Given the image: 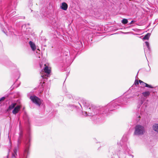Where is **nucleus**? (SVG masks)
Wrapping results in <instances>:
<instances>
[{
    "label": "nucleus",
    "instance_id": "obj_1",
    "mask_svg": "<svg viewBox=\"0 0 158 158\" xmlns=\"http://www.w3.org/2000/svg\"><path fill=\"white\" fill-rule=\"evenodd\" d=\"M117 105H118V102L116 101H114L111 102L108 104L104 108V112L106 113L107 111H111L115 109Z\"/></svg>",
    "mask_w": 158,
    "mask_h": 158
},
{
    "label": "nucleus",
    "instance_id": "obj_2",
    "mask_svg": "<svg viewBox=\"0 0 158 158\" xmlns=\"http://www.w3.org/2000/svg\"><path fill=\"white\" fill-rule=\"evenodd\" d=\"M144 127L140 125H137L135 127L134 134L136 135H142L145 132Z\"/></svg>",
    "mask_w": 158,
    "mask_h": 158
},
{
    "label": "nucleus",
    "instance_id": "obj_3",
    "mask_svg": "<svg viewBox=\"0 0 158 158\" xmlns=\"http://www.w3.org/2000/svg\"><path fill=\"white\" fill-rule=\"evenodd\" d=\"M22 137V135L21 133L20 134L19 136L18 140V143L17 144V147L15 148L14 150V153H12V158H15L16 156H17L16 153L19 148V145L21 143V139Z\"/></svg>",
    "mask_w": 158,
    "mask_h": 158
},
{
    "label": "nucleus",
    "instance_id": "obj_4",
    "mask_svg": "<svg viewBox=\"0 0 158 158\" xmlns=\"http://www.w3.org/2000/svg\"><path fill=\"white\" fill-rule=\"evenodd\" d=\"M30 99L31 101L36 105L40 106L41 104V102L40 99L35 96H31Z\"/></svg>",
    "mask_w": 158,
    "mask_h": 158
},
{
    "label": "nucleus",
    "instance_id": "obj_5",
    "mask_svg": "<svg viewBox=\"0 0 158 158\" xmlns=\"http://www.w3.org/2000/svg\"><path fill=\"white\" fill-rule=\"evenodd\" d=\"M27 141L25 143V149L24 152L25 153H28L29 147L30 146V140L29 139H27Z\"/></svg>",
    "mask_w": 158,
    "mask_h": 158
},
{
    "label": "nucleus",
    "instance_id": "obj_6",
    "mask_svg": "<svg viewBox=\"0 0 158 158\" xmlns=\"http://www.w3.org/2000/svg\"><path fill=\"white\" fill-rule=\"evenodd\" d=\"M139 82L140 84L141 85H142L143 87H148L150 88H153V87L152 85H149L140 80H139Z\"/></svg>",
    "mask_w": 158,
    "mask_h": 158
},
{
    "label": "nucleus",
    "instance_id": "obj_7",
    "mask_svg": "<svg viewBox=\"0 0 158 158\" xmlns=\"http://www.w3.org/2000/svg\"><path fill=\"white\" fill-rule=\"evenodd\" d=\"M20 108L21 107L20 106H16L15 107V108H14V109L12 111V113L14 114H16L18 112Z\"/></svg>",
    "mask_w": 158,
    "mask_h": 158
},
{
    "label": "nucleus",
    "instance_id": "obj_8",
    "mask_svg": "<svg viewBox=\"0 0 158 158\" xmlns=\"http://www.w3.org/2000/svg\"><path fill=\"white\" fill-rule=\"evenodd\" d=\"M29 44L32 51H34L36 48L35 44L32 41H30Z\"/></svg>",
    "mask_w": 158,
    "mask_h": 158
},
{
    "label": "nucleus",
    "instance_id": "obj_9",
    "mask_svg": "<svg viewBox=\"0 0 158 158\" xmlns=\"http://www.w3.org/2000/svg\"><path fill=\"white\" fill-rule=\"evenodd\" d=\"M97 114V112H96V113H95L94 112V114L92 113H89L88 114H87V112L86 111H83L82 112V114L83 115H84L85 116H92L94 115L95 114Z\"/></svg>",
    "mask_w": 158,
    "mask_h": 158
},
{
    "label": "nucleus",
    "instance_id": "obj_10",
    "mask_svg": "<svg viewBox=\"0 0 158 158\" xmlns=\"http://www.w3.org/2000/svg\"><path fill=\"white\" fill-rule=\"evenodd\" d=\"M81 102L83 104L84 106L88 107L89 106V105L87 101L84 99H82L81 100Z\"/></svg>",
    "mask_w": 158,
    "mask_h": 158
},
{
    "label": "nucleus",
    "instance_id": "obj_11",
    "mask_svg": "<svg viewBox=\"0 0 158 158\" xmlns=\"http://www.w3.org/2000/svg\"><path fill=\"white\" fill-rule=\"evenodd\" d=\"M61 7L62 10H66L68 8V5L65 2H63L61 4Z\"/></svg>",
    "mask_w": 158,
    "mask_h": 158
},
{
    "label": "nucleus",
    "instance_id": "obj_12",
    "mask_svg": "<svg viewBox=\"0 0 158 158\" xmlns=\"http://www.w3.org/2000/svg\"><path fill=\"white\" fill-rule=\"evenodd\" d=\"M16 105V103H14L11 104L10 106H9L8 109L7 110V111H9L10 110L13 109L15 107V106Z\"/></svg>",
    "mask_w": 158,
    "mask_h": 158
},
{
    "label": "nucleus",
    "instance_id": "obj_13",
    "mask_svg": "<svg viewBox=\"0 0 158 158\" xmlns=\"http://www.w3.org/2000/svg\"><path fill=\"white\" fill-rule=\"evenodd\" d=\"M45 66L44 68V71L45 73L49 74L51 72V70L47 66H46L45 64Z\"/></svg>",
    "mask_w": 158,
    "mask_h": 158
},
{
    "label": "nucleus",
    "instance_id": "obj_14",
    "mask_svg": "<svg viewBox=\"0 0 158 158\" xmlns=\"http://www.w3.org/2000/svg\"><path fill=\"white\" fill-rule=\"evenodd\" d=\"M153 130L158 134V124H155L152 126Z\"/></svg>",
    "mask_w": 158,
    "mask_h": 158
},
{
    "label": "nucleus",
    "instance_id": "obj_15",
    "mask_svg": "<svg viewBox=\"0 0 158 158\" xmlns=\"http://www.w3.org/2000/svg\"><path fill=\"white\" fill-rule=\"evenodd\" d=\"M144 97H147L150 94V93L149 91H148L145 92H143L142 93Z\"/></svg>",
    "mask_w": 158,
    "mask_h": 158
},
{
    "label": "nucleus",
    "instance_id": "obj_16",
    "mask_svg": "<svg viewBox=\"0 0 158 158\" xmlns=\"http://www.w3.org/2000/svg\"><path fill=\"white\" fill-rule=\"evenodd\" d=\"M150 36V34L149 33H147L143 37V40H148Z\"/></svg>",
    "mask_w": 158,
    "mask_h": 158
},
{
    "label": "nucleus",
    "instance_id": "obj_17",
    "mask_svg": "<svg viewBox=\"0 0 158 158\" xmlns=\"http://www.w3.org/2000/svg\"><path fill=\"white\" fill-rule=\"evenodd\" d=\"M121 22L123 24H126L127 23L128 20L127 19H123L122 20Z\"/></svg>",
    "mask_w": 158,
    "mask_h": 158
},
{
    "label": "nucleus",
    "instance_id": "obj_18",
    "mask_svg": "<svg viewBox=\"0 0 158 158\" xmlns=\"http://www.w3.org/2000/svg\"><path fill=\"white\" fill-rule=\"evenodd\" d=\"M145 43L146 46H147V47L148 48V49L149 50H150V47L149 46V43L148 42L146 41L145 42Z\"/></svg>",
    "mask_w": 158,
    "mask_h": 158
},
{
    "label": "nucleus",
    "instance_id": "obj_19",
    "mask_svg": "<svg viewBox=\"0 0 158 158\" xmlns=\"http://www.w3.org/2000/svg\"><path fill=\"white\" fill-rule=\"evenodd\" d=\"M127 140V137L126 136H124L123 137V138L122 139V141H126Z\"/></svg>",
    "mask_w": 158,
    "mask_h": 158
},
{
    "label": "nucleus",
    "instance_id": "obj_20",
    "mask_svg": "<svg viewBox=\"0 0 158 158\" xmlns=\"http://www.w3.org/2000/svg\"><path fill=\"white\" fill-rule=\"evenodd\" d=\"M124 150H125L126 153V152H128L129 149L128 147H124Z\"/></svg>",
    "mask_w": 158,
    "mask_h": 158
},
{
    "label": "nucleus",
    "instance_id": "obj_21",
    "mask_svg": "<svg viewBox=\"0 0 158 158\" xmlns=\"http://www.w3.org/2000/svg\"><path fill=\"white\" fill-rule=\"evenodd\" d=\"M135 85H137L139 84V82L137 80H135Z\"/></svg>",
    "mask_w": 158,
    "mask_h": 158
},
{
    "label": "nucleus",
    "instance_id": "obj_22",
    "mask_svg": "<svg viewBox=\"0 0 158 158\" xmlns=\"http://www.w3.org/2000/svg\"><path fill=\"white\" fill-rule=\"evenodd\" d=\"M5 99L4 97H2L0 98V101L3 100Z\"/></svg>",
    "mask_w": 158,
    "mask_h": 158
},
{
    "label": "nucleus",
    "instance_id": "obj_23",
    "mask_svg": "<svg viewBox=\"0 0 158 158\" xmlns=\"http://www.w3.org/2000/svg\"><path fill=\"white\" fill-rule=\"evenodd\" d=\"M133 22H134V21L133 20H132L131 22L129 23L130 24H132Z\"/></svg>",
    "mask_w": 158,
    "mask_h": 158
},
{
    "label": "nucleus",
    "instance_id": "obj_24",
    "mask_svg": "<svg viewBox=\"0 0 158 158\" xmlns=\"http://www.w3.org/2000/svg\"><path fill=\"white\" fill-rule=\"evenodd\" d=\"M91 109H92V108H91V107H89V108L87 109V110L89 111V110Z\"/></svg>",
    "mask_w": 158,
    "mask_h": 158
},
{
    "label": "nucleus",
    "instance_id": "obj_25",
    "mask_svg": "<svg viewBox=\"0 0 158 158\" xmlns=\"http://www.w3.org/2000/svg\"><path fill=\"white\" fill-rule=\"evenodd\" d=\"M137 116L138 117V118H140V115H137Z\"/></svg>",
    "mask_w": 158,
    "mask_h": 158
},
{
    "label": "nucleus",
    "instance_id": "obj_26",
    "mask_svg": "<svg viewBox=\"0 0 158 158\" xmlns=\"http://www.w3.org/2000/svg\"><path fill=\"white\" fill-rule=\"evenodd\" d=\"M143 103V102H142V101H141V105Z\"/></svg>",
    "mask_w": 158,
    "mask_h": 158
},
{
    "label": "nucleus",
    "instance_id": "obj_27",
    "mask_svg": "<svg viewBox=\"0 0 158 158\" xmlns=\"http://www.w3.org/2000/svg\"><path fill=\"white\" fill-rule=\"evenodd\" d=\"M6 158H8V155L7 156Z\"/></svg>",
    "mask_w": 158,
    "mask_h": 158
},
{
    "label": "nucleus",
    "instance_id": "obj_28",
    "mask_svg": "<svg viewBox=\"0 0 158 158\" xmlns=\"http://www.w3.org/2000/svg\"><path fill=\"white\" fill-rule=\"evenodd\" d=\"M79 104H80V105L81 106V104H80V103H79Z\"/></svg>",
    "mask_w": 158,
    "mask_h": 158
}]
</instances>
